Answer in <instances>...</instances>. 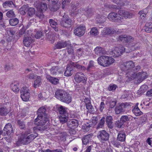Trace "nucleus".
<instances>
[{
  "label": "nucleus",
  "instance_id": "nucleus-44",
  "mask_svg": "<svg viewBox=\"0 0 152 152\" xmlns=\"http://www.w3.org/2000/svg\"><path fill=\"white\" fill-rule=\"evenodd\" d=\"M134 38L130 36L126 35V42L127 43H130L132 42H134Z\"/></svg>",
  "mask_w": 152,
  "mask_h": 152
},
{
  "label": "nucleus",
  "instance_id": "nucleus-34",
  "mask_svg": "<svg viewBox=\"0 0 152 152\" xmlns=\"http://www.w3.org/2000/svg\"><path fill=\"white\" fill-rule=\"evenodd\" d=\"M106 34H112L116 33V31L113 28H106L104 30Z\"/></svg>",
  "mask_w": 152,
  "mask_h": 152
},
{
  "label": "nucleus",
  "instance_id": "nucleus-18",
  "mask_svg": "<svg viewBox=\"0 0 152 152\" xmlns=\"http://www.w3.org/2000/svg\"><path fill=\"white\" fill-rule=\"evenodd\" d=\"M125 64L126 65L125 66H127L130 69L129 70V71H127V72H126V75H127L126 76V78L127 79H128V77L129 76L131 77V75L128 74V72H129V73H130L132 72H133V69L132 68L134 67V63L132 61H130L128 62H127L125 63Z\"/></svg>",
  "mask_w": 152,
  "mask_h": 152
},
{
  "label": "nucleus",
  "instance_id": "nucleus-11",
  "mask_svg": "<svg viewBox=\"0 0 152 152\" xmlns=\"http://www.w3.org/2000/svg\"><path fill=\"white\" fill-rule=\"evenodd\" d=\"M10 104L7 102L3 107H0V115H5L10 111Z\"/></svg>",
  "mask_w": 152,
  "mask_h": 152
},
{
  "label": "nucleus",
  "instance_id": "nucleus-31",
  "mask_svg": "<svg viewBox=\"0 0 152 152\" xmlns=\"http://www.w3.org/2000/svg\"><path fill=\"white\" fill-rule=\"evenodd\" d=\"M92 134H89L84 136L82 139L83 144L86 145L92 137Z\"/></svg>",
  "mask_w": 152,
  "mask_h": 152
},
{
  "label": "nucleus",
  "instance_id": "nucleus-48",
  "mask_svg": "<svg viewBox=\"0 0 152 152\" xmlns=\"http://www.w3.org/2000/svg\"><path fill=\"white\" fill-rule=\"evenodd\" d=\"M125 65H126L125 63L121 65V68L122 70L126 72V73L127 71H129L130 69L127 66H126Z\"/></svg>",
  "mask_w": 152,
  "mask_h": 152
},
{
  "label": "nucleus",
  "instance_id": "nucleus-40",
  "mask_svg": "<svg viewBox=\"0 0 152 152\" xmlns=\"http://www.w3.org/2000/svg\"><path fill=\"white\" fill-rule=\"evenodd\" d=\"M105 119V118L104 117L102 118L96 127V129L98 130L100 128H102L104 126Z\"/></svg>",
  "mask_w": 152,
  "mask_h": 152
},
{
  "label": "nucleus",
  "instance_id": "nucleus-46",
  "mask_svg": "<svg viewBox=\"0 0 152 152\" xmlns=\"http://www.w3.org/2000/svg\"><path fill=\"white\" fill-rule=\"evenodd\" d=\"M38 96L40 99H45L47 97L46 94L45 92L40 93L39 94Z\"/></svg>",
  "mask_w": 152,
  "mask_h": 152
},
{
  "label": "nucleus",
  "instance_id": "nucleus-42",
  "mask_svg": "<svg viewBox=\"0 0 152 152\" xmlns=\"http://www.w3.org/2000/svg\"><path fill=\"white\" fill-rule=\"evenodd\" d=\"M9 23L11 25L15 26L19 23V20L16 18L12 19L10 20Z\"/></svg>",
  "mask_w": 152,
  "mask_h": 152
},
{
  "label": "nucleus",
  "instance_id": "nucleus-60",
  "mask_svg": "<svg viewBox=\"0 0 152 152\" xmlns=\"http://www.w3.org/2000/svg\"><path fill=\"white\" fill-rule=\"evenodd\" d=\"M95 35V28H92L90 32V35L92 37L94 36Z\"/></svg>",
  "mask_w": 152,
  "mask_h": 152
},
{
  "label": "nucleus",
  "instance_id": "nucleus-41",
  "mask_svg": "<svg viewBox=\"0 0 152 152\" xmlns=\"http://www.w3.org/2000/svg\"><path fill=\"white\" fill-rule=\"evenodd\" d=\"M148 88V86L146 85H144L141 86L138 91V93L140 94H142L144 93L146 91Z\"/></svg>",
  "mask_w": 152,
  "mask_h": 152
},
{
  "label": "nucleus",
  "instance_id": "nucleus-10",
  "mask_svg": "<svg viewBox=\"0 0 152 152\" xmlns=\"http://www.w3.org/2000/svg\"><path fill=\"white\" fill-rule=\"evenodd\" d=\"M125 51V48L123 46L116 47L111 52V54L114 57H117Z\"/></svg>",
  "mask_w": 152,
  "mask_h": 152
},
{
  "label": "nucleus",
  "instance_id": "nucleus-38",
  "mask_svg": "<svg viewBox=\"0 0 152 152\" xmlns=\"http://www.w3.org/2000/svg\"><path fill=\"white\" fill-rule=\"evenodd\" d=\"M132 117V116L130 115H123L121 117L120 119L122 121V122L124 123L127 121H129Z\"/></svg>",
  "mask_w": 152,
  "mask_h": 152
},
{
  "label": "nucleus",
  "instance_id": "nucleus-8",
  "mask_svg": "<svg viewBox=\"0 0 152 152\" xmlns=\"http://www.w3.org/2000/svg\"><path fill=\"white\" fill-rule=\"evenodd\" d=\"M109 136L108 133L105 130H103L99 132L97 137L100 140L106 141L109 140Z\"/></svg>",
  "mask_w": 152,
  "mask_h": 152
},
{
  "label": "nucleus",
  "instance_id": "nucleus-20",
  "mask_svg": "<svg viewBox=\"0 0 152 152\" xmlns=\"http://www.w3.org/2000/svg\"><path fill=\"white\" fill-rule=\"evenodd\" d=\"M3 131L6 132V134L8 136H11L13 133V128L11 124L9 123L7 124Z\"/></svg>",
  "mask_w": 152,
  "mask_h": 152
},
{
  "label": "nucleus",
  "instance_id": "nucleus-43",
  "mask_svg": "<svg viewBox=\"0 0 152 152\" xmlns=\"http://www.w3.org/2000/svg\"><path fill=\"white\" fill-rule=\"evenodd\" d=\"M104 52V51L103 49L101 47H97L96 48V54L101 55Z\"/></svg>",
  "mask_w": 152,
  "mask_h": 152
},
{
  "label": "nucleus",
  "instance_id": "nucleus-25",
  "mask_svg": "<svg viewBox=\"0 0 152 152\" xmlns=\"http://www.w3.org/2000/svg\"><path fill=\"white\" fill-rule=\"evenodd\" d=\"M10 87L12 91L15 93H18L20 90L19 84L18 83L14 82L10 85Z\"/></svg>",
  "mask_w": 152,
  "mask_h": 152
},
{
  "label": "nucleus",
  "instance_id": "nucleus-59",
  "mask_svg": "<svg viewBox=\"0 0 152 152\" xmlns=\"http://www.w3.org/2000/svg\"><path fill=\"white\" fill-rule=\"evenodd\" d=\"M86 108L90 111H92L93 109L91 103L86 104Z\"/></svg>",
  "mask_w": 152,
  "mask_h": 152
},
{
  "label": "nucleus",
  "instance_id": "nucleus-55",
  "mask_svg": "<svg viewBox=\"0 0 152 152\" xmlns=\"http://www.w3.org/2000/svg\"><path fill=\"white\" fill-rule=\"evenodd\" d=\"M66 47H67V51L69 54H72L73 53V50L72 48L70 43L69 46L68 45V46H66Z\"/></svg>",
  "mask_w": 152,
  "mask_h": 152
},
{
  "label": "nucleus",
  "instance_id": "nucleus-24",
  "mask_svg": "<svg viewBox=\"0 0 152 152\" xmlns=\"http://www.w3.org/2000/svg\"><path fill=\"white\" fill-rule=\"evenodd\" d=\"M38 136L37 133H35L28 135L26 138L24 137L22 140H20L22 143H23V141H28V140H33Z\"/></svg>",
  "mask_w": 152,
  "mask_h": 152
},
{
  "label": "nucleus",
  "instance_id": "nucleus-15",
  "mask_svg": "<svg viewBox=\"0 0 152 152\" xmlns=\"http://www.w3.org/2000/svg\"><path fill=\"white\" fill-rule=\"evenodd\" d=\"M74 79L77 83H80L81 82L84 83L86 82L87 78L83 73H77Z\"/></svg>",
  "mask_w": 152,
  "mask_h": 152
},
{
  "label": "nucleus",
  "instance_id": "nucleus-19",
  "mask_svg": "<svg viewBox=\"0 0 152 152\" xmlns=\"http://www.w3.org/2000/svg\"><path fill=\"white\" fill-rule=\"evenodd\" d=\"M70 45V42L69 41H61L58 42L55 45L56 48L61 49L64 48Z\"/></svg>",
  "mask_w": 152,
  "mask_h": 152
},
{
  "label": "nucleus",
  "instance_id": "nucleus-28",
  "mask_svg": "<svg viewBox=\"0 0 152 152\" xmlns=\"http://www.w3.org/2000/svg\"><path fill=\"white\" fill-rule=\"evenodd\" d=\"M32 42V39L30 37H25L23 40V43L25 46L29 47Z\"/></svg>",
  "mask_w": 152,
  "mask_h": 152
},
{
  "label": "nucleus",
  "instance_id": "nucleus-1",
  "mask_svg": "<svg viewBox=\"0 0 152 152\" xmlns=\"http://www.w3.org/2000/svg\"><path fill=\"white\" fill-rule=\"evenodd\" d=\"M55 97L61 102L66 104H69L72 101L71 95L62 90H57L55 93Z\"/></svg>",
  "mask_w": 152,
  "mask_h": 152
},
{
  "label": "nucleus",
  "instance_id": "nucleus-23",
  "mask_svg": "<svg viewBox=\"0 0 152 152\" xmlns=\"http://www.w3.org/2000/svg\"><path fill=\"white\" fill-rule=\"evenodd\" d=\"M63 26L64 27H67L68 25H70L71 23V20L69 18L68 16L66 15H64L63 17Z\"/></svg>",
  "mask_w": 152,
  "mask_h": 152
},
{
  "label": "nucleus",
  "instance_id": "nucleus-57",
  "mask_svg": "<svg viewBox=\"0 0 152 152\" xmlns=\"http://www.w3.org/2000/svg\"><path fill=\"white\" fill-rule=\"evenodd\" d=\"M37 76H35L34 74H31L28 76L26 77L27 80L28 79H32L34 78H36Z\"/></svg>",
  "mask_w": 152,
  "mask_h": 152
},
{
  "label": "nucleus",
  "instance_id": "nucleus-47",
  "mask_svg": "<svg viewBox=\"0 0 152 152\" xmlns=\"http://www.w3.org/2000/svg\"><path fill=\"white\" fill-rule=\"evenodd\" d=\"M58 70V66H56L55 67H53L50 69V71L51 74L52 75H56Z\"/></svg>",
  "mask_w": 152,
  "mask_h": 152
},
{
  "label": "nucleus",
  "instance_id": "nucleus-52",
  "mask_svg": "<svg viewBox=\"0 0 152 152\" xmlns=\"http://www.w3.org/2000/svg\"><path fill=\"white\" fill-rule=\"evenodd\" d=\"M49 23L52 27L56 26L57 25V23L53 20L52 19H50Z\"/></svg>",
  "mask_w": 152,
  "mask_h": 152
},
{
  "label": "nucleus",
  "instance_id": "nucleus-30",
  "mask_svg": "<svg viewBox=\"0 0 152 152\" xmlns=\"http://www.w3.org/2000/svg\"><path fill=\"white\" fill-rule=\"evenodd\" d=\"M112 117L111 116H107L106 119V122L109 128L112 129L113 127L112 123Z\"/></svg>",
  "mask_w": 152,
  "mask_h": 152
},
{
  "label": "nucleus",
  "instance_id": "nucleus-16",
  "mask_svg": "<svg viewBox=\"0 0 152 152\" xmlns=\"http://www.w3.org/2000/svg\"><path fill=\"white\" fill-rule=\"evenodd\" d=\"M118 13L121 18L124 17L129 19L133 17L134 16V15L131 12L123 10H119Z\"/></svg>",
  "mask_w": 152,
  "mask_h": 152
},
{
  "label": "nucleus",
  "instance_id": "nucleus-50",
  "mask_svg": "<svg viewBox=\"0 0 152 152\" xmlns=\"http://www.w3.org/2000/svg\"><path fill=\"white\" fill-rule=\"evenodd\" d=\"M34 124H35L34 123ZM45 123L43 124V125H37V126H41V127H35L34 128V131H36L35 130H37H37L38 131H42V130H44L45 129H46V128H45L44 127H42V126L44 124H45ZM35 125H36V124H35Z\"/></svg>",
  "mask_w": 152,
  "mask_h": 152
},
{
  "label": "nucleus",
  "instance_id": "nucleus-58",
  "mask_svg": "<svg viewBox=\"0 0 152 152\" xmlns=\"http://www.w3.org/2000/svg\"><path fill=\"white\" fill-rule=\"evenodd\" d=\"M112 143L114 146L117 147H118L120 145V143L117 141H113Z\"/></svg>",
  "mask_w": 152,
  "mask_h": 152
},
{
  "label": "nucleus",
  "instance_id": "nucleus-49",
  "mask_svg": "<svg viewBox=\"0 0 152 152\" xmlns=\"http://www.w3.org/2000/svg\"><path fill=\"white\" fill-rule=\"evenodd\" d=\"M117 87L116 85L115 84H110L108 88V90L109 91H114Z\"/></svg>",
  "mask_w": 152,
  "mask_h": 152
},
{
  "label": "nucleus",
  "instance_id": "nucleus-32",
  "mask_svg": "<svg viewBox=\"0 0 152 152\" xmlns=\"http://www.w3.org/2000/svg\"><path fill=\"white\" fill-rule=\"evenodd\" d=\"M132 112L136 116H139L142 114V113L137 106H135L134 107L132 110Z\"/></svg>",
  "mask_w": 152,
  "mask_h": 152
},
{
  "label": "nucleus",
  "instance_id": "nucleus-6",
  "mask_svg": "<svg viewBox=\"0 0 152 152\" xmlns=\"http://www.w3.org/2000/svg\"><path fill=\"white\" fill-rule=\"evenodd\" d=\"M73 66L78 69H80L82 70H84L86 69L85 67L82 66L76 63H72L68 65L66 68V69L64 73V75L65 76L69 77L72 75L73 69Z\"/></svg>",
  "mask_w": 152,
  "mask_h": 152
},
{
  "label": "nucleus",
  "instance_id": "nucleus-26",
  "mask_svg": "<svg viewBox=\"0 0 152 152\" xmlns=\"http://www.w3.org/2000/svg\"><path fill=\"white\" fill-rule=\"evenodd\" d=\"M42 84L41 78L40 76H37L33 84L34 87L36 88L39 87Z\"/></svg>",
  "mask_w": 152,
  "mask_h": 152
},
{
  "label": "nucleus",
  "instance_id": "nucleus-5",
  "mask_svg": "<svg viewBox=\"0 0 152 152\" xmlns=\"http://www.w3.org/2000/svg\"><path fill=\"white\" fill-rule=\"evenodd\" d=\"M115 60L111 57L107 56H101L97 59L99 64L104 66H108L114 63Z\"/></svg>",
  "mask_w": 152,
  "mask_h": 152
},
{
  "label": "nucleus",
  "instance_id": "nucleus-2",
  "mask_svg": "<svg viewBox=\"0 0 152 152\" xmlns=\"http://www.w3.org/2000/svg\"><path fill=\"white\" fill-rule=\"evenodd\" d=\"M45 111L46 109L43 107H40L38 110L37 113L38 115L35 120V124L38 125L41 124L42 125L48 121V118L45 114Z\"/></svg>",
  "mask_w": 152,
  "mask_h": 152
},
{
  "label": "nucleus",
  "instance_id": "nucleus-37",
  "mask_svg": "<svg viewBox=\"0 0 152 152\" xmlns=\"http://www.w3.org/2000/svg\"><path fill=\"white\" fill-rule=\"evenodd\" d=\"M27 15L30 17H32L35 13V11L34 8L32 7H28L27 9Z\"/></svg>",
  "mask_w": 152,
  "mask_h": 152
},
{
  "label": "nucleus",
  "instance_id": "nucleus-53",
  "mask_svg": "<svg viewBox=\"0 0 152 152\" xmlns=\"http://www.w3.org/2000/svg\"><path fill=\"white\" fill-rule=\"evenodd\" d=\"M69 3L68 0H62V8L64 9L66 6L68 5Z\"/></svg>",
  "mask_w": 152,
  "mask_h": 152
},
{
  "label": "nucleus",
  "instance_id": "nucleus-63",
  "mask_svg": "<svg viewBox=\"0 0 152 152\" xmlns=\"http://www.w3.org/2000/svg\"><path fill=\"white\" fill-rule=\"evenodd\" d=\"M124 123L123 122H122V121L120 120V121H118V123H117V126L118 128H121L122 127Z\"/></svg>",
  "mask_w": 152,
  "mask_h": 152
},
{
  "label": "nucleus",
  "instance_id": "nucleus-14",
  "mask_svg": "<svg viewBox=\"0 0 152 152\" xmlns=\"http://www.w3.org/2000/svg\"><path fill=\"white\" fill-rule=\"evenodd\" d=\"M127 103H122L119 106H117L115 108V112L116 114H120L125 111L126 108L128 107Z\"/></svg>",
  "mask_w": 152,
  "mask_h": 152
},
{
  "label": "nucleus",
  "instance_id": "nucleus-33",
  "mask_svg": "<svg viewBox=\"0 0 152 152\" xmlns=\"http://www.w3.org/2000/svg\"><path fill=\"white\" fill-rule=\"evenodd\" d=\"M68 114L61 115L59 117L60 122L63 124L66 122L68 119Z\"/></svg>",
  "mask_w": 152,
  "mask_h": 152
},
{
  "label": "nucleus",
  "instance_id": "nucleus-29",
  "mask_svg": "<svg viewBox=\"0 0 152 152\" xmlns=\"http://www.w3.org/2000/svg\"><path fill=\"white\" fill-rule=\"evenodd\" d=\"M96 20L97 23L101 24L103 23L105 21V18L103 16L98 15H97Z\"/></svg>",
  "mask_w": 152,
  "mask_h": 152
},
{
  "label": "nucleus",
  "instance_id": "nucleus-13",
  "mask_svg": "<svg viewBox=\"0 0 152 152\" xmlns=\"http://www.w3.org/2000/svg\"><path fill=\"white\" fill-rule=\"evenodd\" d=\"M78 122L76 120H73L71 121H70L68 124V127L70 129L71 131L70 133L72 134H74L76 133V131L74 130L78 126Z\"/></svg>",
  "mask_w": 152,
  "mask_h": 152
},
{
  "label": "nucleus",
  "instance_id": "nucleus-3",
  "mask_svg": "<svg viewBox=\"0 0 152 152\" xmlns=\"http://www.w3.org/2000/svg\"><path fill=\"white\" fill-rule=\"evenodd\" d=\"M34 5L37 9L36 15L41 20H42L44 18L43 12L47 9L46 4L38 0L34 2Z\"/></svg>",
  "mask_w": 152,
  "mask_h": 152
},
{
  "label": "nucleus",
  "instance_id": "nucleus-51",
  "mask_svg": "<svg viewBox=\"0 0 152 152\" xmlns=\"http://www.w3.org/2000/svg\"><path fill=\"white\" fill-rule=\"evenodd\" d=\"M6 15L9 18L13 17L15 16L14 12L12 10L8 11L6 13Z\"/></svg>",
  "mask_w": 152,
  "mask_h": 152
},
{
  "label": "nucleus",
  "instance_id": "nucleus-45",
  "mask_svg": "<svg viewBox=\"0 0 152 152\" xmlns=\"http://www.w3.org/2000/svg\"><path fill=\"white\" fill-rule=\"evenodd\" d=\"M126 35H121L119 36L118 40L126 42Z\"/></svg>",
  "mask_w": 152,
  "mask_h": 152
},
{
  "label": "nucleus",
  "instance_id": "nucleus-54",
  "mask_svg": "<svg viewBox=\"0 0 152 152\" xmlns=\"http://www.w3.org/2000/svg\"><path fill=\"white\" fill-rule=\"evenodd\" d=\"M42 35V32L41 31H37L35 35V37L37 39H39Z\"/></svg>",
  "mask_w": 152,
  "mask_h": 152
},
{
  "label": "nucleus",
  "instance_id": "nucleus-64",
  "mask_svg": "<svg viewBox=\"0 0 152 152\" xmlns=\"http://www.w3.org/2000/svg\"><path fill=\"white\" fill-rule=\"evenodd\" d=\"M18 123L20 128L23 129L24 128L25 125L23 122L20 121H18Z\"/></svg>",
  "mask_w": 152,
  "mask_h": 152
},
{
  "label": "nucleus",
  "instance_id": "nucleus-9",
  "mask_svg": "<svg viewBox=\"0 0 152 152\" xmlns=\"http://www.w3.org/2000/svg\"><path fill=\"white\" fill-rule=\"evenodd\" d=\"M86 27L83 25H81L76 27L74 30L75 34L77 36L81 37L85 33Z\"/></svg>",
  "mask_w": 152,
  "mask_h": 152
},
{
  "label": "nucleus",
  "instance_id": "nucleus-27",
  "mask_svg": "<svg viewBox=\"0 0 152 152\" xmlns=\"http://www.w3.org/2000/svg\"><path fill=\"white\" fill-rule=\"evenodd\" d=\"M126 139V134L125 132L120 131L118 133L117 139L118 140L123 142L125 141Z\"/></svg>",
  "mask_w": 152,
  "mask_h": 152
},
{
  "label": "nucleus",
  "instance_id": "nucleus-17",
  "mask_svg": "<svg viewBox=\"0 0 152 152\" xmlns=\"http://www.w3.org/2000/svg\"><path fill=\"white\" fill-rule=\"evenodd\" d=\"M49 1L50 0H48ZM59 0H51L52 4L49 6V8L52 11H56L58 9L60 3H58Z\"/></svg>",
  "mask_w": 152,
  "mask_h": 152
},
{
  "label": "nucleus",
  "instance_id": "nucleus-21",
  "mask_svg": "<svg viewBox=\"0 0 152 152\" xmlns=\"http://www.w3.org/2000/svg\"><path fill=\"white\" fill-rule=\"evenodd\" d=\"M56 107L60 114L61 115L68 114L67 113L68 109L67 108L60 105H57Z\"/></svg>",
  "mask_w": 152,
  "mask_h": 152
},
{
  "label": "nucleus",
  "instance_id": "nucleus-62",
  "mask_svg": "<svg viewBox=\"0 0 152 152\" xmlns=\"http://www.w3.org/2000/svg\"><path fill=\"white\" fill-rule=\"evenodd\" d=\"M46 152H62L61 150L60 149H56L55 150H51L48 149L46 151Z\"/></svg>",
  "mask_w": 152,
  "mask_h": 152
},
{
  "label": "nucleus",
  "instance_id": "nucleus-36",
  "mask_svg": "<svg viewBox=\"0 0 152 152\" xmlns=\"http://www.w3.org/2000/svg\"><path fill=\"white\" fill-rule=\"evenodd\" d=\"M28 7V6L27 5H25L23 6L20 8L19 10V12L22 15H25L26 13V11H27V10Z\"/></svg>",
  "mask_w": 152,
  "mask_h": 152
},
{
  "label": "nucleus",
  "instance_id": "nucleus-22",
  "mask_svg": "<svg viewBox=\"0 0 152 152\" xmlns=\"http://www.w3.org/2000/svg\"><path fill=\"white\" fill-rule=\"evenodd\" d=\"M46 78L48 81L53 84L57 85L59 83V79L52 77L50 75H47L46 76Z\"/></svg>",
  "mask_w": 152,
  "mask_h": 152
},
{
  "label": "nucleus",
  "instance_id": "nucleus-61",
  "mask_svg": "<svg viewBox=\"0 0 152 152\" xmlns=\"http://www.w3.org/2000/svg\"><path fill=\"white\" fill-rule=\"evenodd\" d=\"M141 68V66L139 65L137 66L133 69V72L136 73V72L138 71Z\"/></svg>",
  "mask_w": 152,
  "mask_h": 152
},
{
  "label": "nucleus",
  "instance_id": "nucleus-4",
  "mask_svg": "<svg viewBox=\"0 0 152 152\" xmlns=\"http://www.w3.org/2000/svg\"><path fill=\"white\" fill-rule=\"evenodd\" d=\"M129 73V72H128L127 74L131 75V77H129L128 79L126 80L127 81L132 80L136 77L137 79V82L140 83L148 77L147 73L144 72H139L137 73H135L133 72H131L130 73Z\"/></svg>",
  "mask_w": 152,
  "mask_h": 152
},
{
  "label": "nucleus",
  "instance_id": "nucleus-12",
  "mask_svg": "<svg viewBox=\"0 0 152 152\" xmlns=\"http://www.w3.org/2000/svg\"><path fill=\"white\" fill-rule=\"evenodd\" d=\"M119 14H117L115 12H111L110 13L108 16V18L111 21H114L118 22H122V21L123 18L121 16H119Z\"/></svg>",
  "mask_w": 152,
  "mask_h": 152
},
{
  "label": "nucleus",
  "instance_id": "nucleus-35",
  "mask_svg": "<svg viewBox=\"0 0 152 152\" xmlns=\"http://www.w3.org/2000/svg\"><path fill=\"white\" fill-rule=\"evenodd\" d=\"M145 31L147 32H151L152 29V23L151 22L147 23L145 25Z\"/></svg>",
  "mask_w": 152,
  "mask_h": 152
},
{
  "label": "nucleus",
  "instance_id": "nucleus-39",
  "mask_svg": "<svg viewBox=\"0 0 152 152\" xmlns=\"http://www.w3.org/2000/svg\"><path fill=\"white\" fill-rule=\"evenodd\" d=\"M3 6L4 8L7 7H13L15 6V4L12 1H7L3 3Z\"/></svg>",
  "mask_w": 152,
  "mask_h": 152
},
{
  "label": "nucleus",
  "instance_id": "nucleus-7",
  "mask_svg": "<svg viewBox=\"0 0 152 152\" xmlns=\"http://www.w3.org/2000/svg\"><path fill=\"white\" fill-rule=\"evenodd\" d=\"M20 93L21 97L23 101L26 102L28 100L30 96L28 88L26 86L23 87L21 89Z\"/></svg>",
  "mask_w": 152,
  "mask_h": 152
},
{
  "label": "nucleus",
  "instance_id": "nucleus-56",
  "mask_svg": "<svg viewBox=\"0 0 152 152\" xmlns=\"http://www.w3.org/2000/svg\"><path fill=\"white\" fill-rule=\"evenodd\" d=\"M116 101L111 100L110 102V108H113L116 105Z\"/></svg>",
  "mask_w": 152,
  "mask_h": 152
}]
</instances>
